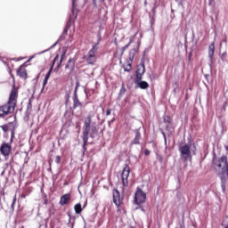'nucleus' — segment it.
<instances>
[{
    "mask_svg": "<svg viewBox=\"0 0 228 228\" xmlns=\"http://www.w3.org/2000/svg\"><path fill=\"white\" fill-rule=\"evenodd\" d=\"M0 152L4 156L5 159H8L10 152H12V141L11 142H3L0 147Z\"/></svg>",
    "mask_w": 228,
    "mask_h": 228,
    "instance_id": "nucleus-8",
    "label": "nucleus"
},
{
    "mask_svg": "<svg viewBox=\"0 0 228 228\" xmlns=\"http://www.w3.org/2000/svg\"><path fill=\"white\" fill-rule=\"evenodd\" d=\"M131 174V168L129 167V165L126 164L122 174H121V179H122V184L125 188H127L129 186V175Z\"/></svg>",
    "mask_w": 228,
    "mask_h": 228,
    "instance_id": "nucleus-6",
    "label": "nucleus"
},
{
    "mask_svg": "<svg viewBox=\"0 0 228 228\" xmlns=\"http://www.w3.org/2000/svg\"><path fill=\"white\" fill-rule=\"evenodd\" d=\"M77 86H78V84H77V87H76V89H77Z\"/></svg>",
    "mask_w": 228,
    "mask_h": 228,
    "instance_id": "nucleus-37",
    "label": "nucleus"
},
{
    "mask_svg": "<svg viewBox=\"0 0 228 228\" xmlns=\"http://www.w3.org/2000/svg\"><path fill=\"white\" fill-rule=\"evenodd\" d=\"M70 199H71L70 193L63 194L61 197L60 205L61 206H67V204H69V202H70Z\"/></svg>",
    "mask_w": 228,
    "mask_h": 228,
    "instance_id": "nucleus-14",
    "label": "nucleus"
},
{
    "mask_svg": "<svg viewBox=\"0 0 228 228\" xmlns=\"http://www.w3.org/2000/svg\"><path fill=\"white\" fill-rule=\"evenodd\" d=\"M140 44H142V41L140 39H137L135 47L132 49L129 53V60L126 66H123L125 72H131V69H133V60H134V56L138 50L140 49Z\"/></svg>",
    "mask_w": 228,
    "mask_h": 228,
    "instance_id": "nucleus-4",
    "label": "nucleus"
},
{
    "mask_svg": "<svg viewBox=\"0 0 228 228\" xmlns=\"http://www.w3.org/2000/svg\"><path fill=\"white\" fill-rule=\"evenodd\" d=\"M164 122H165V124H172V117L165 116L164 117Z\"/></svg>",
    "mask_w": 228,
    "mask_h": 228,
    "instance_id": "nucleus-24",
    "label": "nucleus"
},
{
    "mask_svg": "<svg viewBox=\"0 0 228 228\" xmlns=\"http://www.w3.org/2000/svg\"><path fill=\"white\" fill-rule=\"evenodd\" d=\"M65 56H67V51H63L61 55V60L59 62H57V69H60L61 67V63H63V60H65Z\"/></svg>",
    "mask_w": 228,
    "mask_h": 228,
    "instance_id": "nucleus-21",
    "label": "nucleus"
},
{
    "mask_svg": "<svg viewBox=\"0 0 228 228\" xmlns=\"http://www.w3.org/2000/svg\"><path fill=\"white\" fill-rule=\"evenodd\" d=\"M208 56L210 58V60H213L214 56H215V43H212L209 46H208Z\"/></svg>",
    "mask_w": 228,
    "mask_h": 228,
    "instance_id": "nucleus-17",
    "label": "nucleus"
},
{
    "mask_svg": "<svg viewBox=\"0 0 228 228\" xmlns=\"http://www.w3.org/2000/svg\"><path fill=\"white\" fill-rule=\"evenodd\" d=\"M83 106V104L81 103V102H79V99L77 98V96H75L73 98V110H76V108H81Z\"/></svg>",
    "mask_w": 228,
    "mask_h": 228,
    "instance_id": "nucleus-18",
    "label": "nucleus"
},
{
    "mask_svg": "<svg viewBox=\"0 0 228 228\" xmlns=\"http://www.w3.org/2000/svg\"><path fill=\"white\" fill-rule=\"evenodd\" d=\"M2 131L4 133H8V131H11L12 136H11V142L13 141V136L15 135V126H13V122H9L4 126H0Z\"/></svg>",
    "mask_w": 228,
    "mask_h": 228,
    "instance_id": "nucleus-11",
    "label": "nucleus"
},
{
    "mask_svg": "<svg viewBox=\"0 0 228 228\" xmlns=\"http://www.w3.org/2000/svg\"><path fill=\"white\" fill-rule=\"evenodd\" d=\"M150 154H151V151H149V150H144V155L145 156H150Z\"/></svg>",
    "mask_w": 228,
    "mask_h": 228,
    "instance_id": "nucleus-29",
    "label": "nucleus"
},
{
    "mask_svg": "<svg viewBox=\"0 0 228 228\" xmlns=\"http://www.w3.org/2000/svg\"><path fill=\"white\" fill-rule=\"evenodd\" d=\"M84 208H86V205L84 206Z\"/></svg>",
    "mask_w": 228,
    "mask_h": 228,
    "instance_id": "nucleus-36",
    "label": "nucleus"
},
{
    "mask_svg": "<svg viewBox=\"0 0 228 228\" xmlns=\"http://www.w3.org/2000/svg\"><path fill=\"white\" fill-rule=\"evenodd\" d=\"M74 65V60L69 59L68 64L65 66V69H73Z\"/></svg>",
    "mask_w": 228,
    "mask_h": 228,
    "instance_id": "nucleus-23",
    "label": "nucleus"
},
{
    "mask_svg": "<svg viewBox=\"0 0 228 228\" xmlns=\"http://www.w3.org/2000/svg\"><path fill=\"white\" fill-rule=\"evenodd\" d=\"M18 99L19 89L15 86V85H13L7 103L0 106V117L4 118L8 117V115H12V113L15 111V108H17Z\"/></svg>",
    "mask_w": 228,
    "mask_h": 228,
    "instance_id": "nucleus-1",
    "label": "nucleus"
},
{
    "mask_svg": "<svg viewBox=\"0 0 228 228\" xmlns=\"http://www.w3.org/2000/svg\"><path fill=\"white\" fill-rule=\"evenodd\" d=\"M145 74V65H142L141 67L137 68L136 69V78L135 81L139 82L142 81V77Z\"/></svg>",
    "mask_w": 228,
    "mask_h": 228,
    "instance_id": "nucleus-13",
    "label": "nucleus"
},
{
    "mask_svg": "<svg viewBox=\"0 0 228 228\" xmlns=\"http://www.w3.org/2000/svg\"><path fill=\"white\" fill-rule=\"evenodd\" d=\"M178 151L180 152L181 159L184 163L188 161V159H191V145L185 143V144H180Z\"/></svg>",
    "mask_w": 228,
    "mask_h": 228,
    "instance_id": "nucleus-3",
    "label": "nucleus"
},
{
    "mask_svg": "<svg viewBox=\"0 0 228 228\" xmlns=\"http://www.w3.org/2000/svg\"><path fill=\"white\" fill-rule=\"evenodd\" d=\"M112 197H113V202L118 209L120 208V206H122V202L124 200V199H122V197H120V191H118V190H117V189H114L112 191Z\"/></svg>",
    "mask_w": 228,
    "mask_h": 228,
    "instance_id": "nucleus-10",
    "label": "nucleus"
},
{
    "mask_svg": "<svg viewBox=\"0 0 228 228\" xmlns=\"http://www.w3.org/2000/svg\"><path fill=\"white\" fill-rule=\"evenodd\" d=\"M60 60V54H57L53 61V64L49 69V71L46 73L45 79H49L51 77V73L53 72V69H54V64Z\"/></svg>",
    "mask_w": 228,
    "mask_h": 228,
    "instance_id": "nucleus-15",
    "label": "nucleus"
},
{
    "mask_svg": "<svg viewBox=\"0 0 228 228\" xmlns=\"http://www.w3.org/2000/svg\"><path fill=\"white\" fill-rule=\"evenodd\" d=\"M97 126L92 124V115H88L84 118L82 140L84 142L83 149L86 151V144L88 143V136L95 138L98 133Z\"/></svg>",
    "mask_w": 228,
    "mask_h": 228,
    "instance_id": "nucleus-2",
    "label": "nucleus"
},
{
    "mask_svg": "<svg viewBox=\"0 0 228 228\" xmlns=\"http://www.w3.org/2000/svg\"><path fill=\"white\" fill-rule=\"evenodd\" d=\"M106 115H107V117H110V115H111V110L110 109H108L106 110Z\"/></svg>",
    "mask_w": 228,
    "mask_h": 228,
    "instance_id": "nucleus-30",
    "label": "nucleus"
},
{
    "mask_svg": "<svg viewBox=\"0 0 228 228\" xmlns=\"http://www.w3.org/2000/svg\"><path fill=\"white\" fill-rule=\"evenodd\" d=\"M227 156H222L218 160L214 161V165L218 170H222L224 172L225 170V167H227Z\"/></svg>",
    "mask_w": 228,
    "mask_h": 228,
    "instance_id": "nucleus-9",
    "label": "nucleus"
},
{
    "mask_svg": "<svg viewBox=\"0 0 228 228\" xmlns=\"http://www.w3.org/2000/svg\"><path fill=\"white\" fill-rule=\"evenodd\" d=\"M135 83H137L139 85V87L142 89V90H147V88H149V83H147L146 81H136L135 80Z\"/></svg>",
    "mask_w": 228,
    "mask_h": 228,
    "instance_id": "nucleus-19",
    "label": "nucleus"
},
{
    "mask_svg": "<svg viewBox=\"0 0 228 228\" xmlns=\"http://www.w3.org/2000/svg\"><path fill=\"white\" fill-rule=\"evenodd\" d=\"M17 202V197L13 198L12 203V208H15V203Z\"/></svg>",
    "mask_w": 228,
    "mask_h": 228,
    "instance_id": "nucleus-27",
    "label": "nucleus"
},
{
    "mask_svg": "<svg viewBox=\"0 0 228 228\" xmlns=\"http://www.w3.org/2000/svg\"><path fill=\"white\" fill-rule=\"evenodd\" d=\"M69 33V28H65L63 30V35H67Z\"/></svg>",
    "mask_w": 228,
    "mask_h": 228,
    "instance_id": "nucleus-32",
    "label": "nucleus"
},
{
    "mask_svg": "<svg viewBox=\"0 0 228 228\" xmlns=\"http://www.w3.org/2000/svg\"><path fill=\"white\" fill-rule=\"evenodd\" d=\"M49 81V79L45 78L44 82H43V90L45 88V86L47 85V82Z\"/></svg>",
    "mask_w": 228,
    "mask_h": 228,
    "instance_id": "nucleus-28",
    "label": "nucleus"
},
{
    "mask_svg": "<svg viewBox=\"0 0 228 228\" xmlns=\"http://www.w3.org/2000/svg\"><path fill=\"white\" fill-rule=\"evenodd\" d=\"M131 44H134V37H132L129 43L121 48V54H124V53H126V51L129 49V45H131Z\"/></svg>",
    "mask_w": 228,
    "mask_h": 228,
    "instance_id": "nucleus-20",
    "label": "nucleus"
},
{
    "mask_svg": "<svg viewBox=\"0 0 228 228\" xmlns=\"http://www.w3.org/2000/svg\"><path fill=\"white\" fill-rule=\"evenodd\" d=\"M55 163H57V165H60V163H61V157L60 155L55 157Z\"/></svg>",
    "mask_w": 228,
    "mask_h": 228,
    "instance_id": "nucleus-26",
    "label": "nucleus"
},
{
    "mask_svg": "<svg viewBox=\"0 0 228 228\" xmlns=\"http://www.w3.org/2000/svg\"><path fill=\"white\" fill-rule=\"evenodd\" d=\"M100 3L106 4V0H100ZM94 6L97 7V0H93Z\"/></svg>",
    "mask_w": 228,
    "mask_h": 228,
    "instance_id": "nucleus-25",
    "label": "nucleus"
},
{
    "mask_svg": "<svg viewBox=\"0 0 228 228\" xmlns=\"http://www.w3.org/2000/svg\"><path fill=\"white\" fill-rule=\"evenodd\" d=\"M123 90H126V88L123 86Z\"/></svg>",
    "mask_w": 228,
    "mask_h": 228,
    "instance_id": "nucleus-38",
    "label": "nucleus"
},
{
    "mask_svg": "<svg viewBox=\"0 0 228 228\" xmlns=\"http://www.w3.org/2000/svg\"><path fill=\"white\" fill-rule=\"evenodd\" d=\"M17 76L21 79H28V70L24 68V64H21L16 70Z\"/></svg>",
    "mask_w": 228,
    "mask_h": 228,
    "instance_id": "nucleus-12",
    "label": "nucleus"
},
{
    "mask_svg": "<svg viewBox=\"0 0 228 228\" xmlns=\"http://www.w3.org/2000/svg\"><path fill=\"white\" fill-rule=\"evenodd\" d=\"M142 138V134L140 132L136 131L135 132V137L132 141V145H138L140 144V139Z\"/></svg>",
    "mask_w": 228,
    "mask_h": 228,
    "instance_id": "nucleus-16",
    "label": "nucleus"
},
{
    "mask_svg": "<svg viewBox=\"0 0 228 228\" xmlns=\"http://www.w3.org/2000/svg\"><path fill=\"white\" fill-rule=\"evenodd\" d=\"M74 210L76 215H80V213L83 211V208H81V203H77L74 206Z\"/></svg>",
    "mask_w": 228,
    "mask_h": 228,
    "instance_id": "nucleus-22",
    "label": "nucleus"
},
{
    "mask_svg": "<svg viewBox=\"0 0 228 228\" xmlns=\"http://www.w3.org/2000/svg\"><path fill=\"white\" fill-rule=\"evenodd\" d=\"M147 199V194L142 191V189H137L135 194H134V202L137 204V206H140V204H143Z\"/></svg>",
    "mask_w": 228,
    "mask_h": 228,
    "instance_id": "nucleus-7",
    "label": "nucleus"
},
{
    "mask_svg": "<svg viewBox=\"0 0 228 228\" xmlns=\"http://www.w3.org/2000/svg\"><path fill=\"white\" fill-rule=\"evenodd\" d=\"M225 228H228V226H226Z\"/></svg>",
    "mask_w": 228,
    "mask_h": 228,
    "instance_id": "nucleus-39",
    "label": "nucleus"
},
{
    "mask_svg": "<svg viewBox=\"0 0 228 228\" xmlns=\"http://www.w3.org/2000/svg\"><path fill=\"white\" fill-rule=\"evenodd\" d=\"M31 108H33V105L31 104V100H30L28 104V110H31Z\"/></svg>",
    "mask_w": 228,
    "mask_h": 228,
    "instance_id": "nucleus-31",
    "label": "nucleus"
},
{
    "mask_svg": "<svg viewBox=\"0 0 228 228\" xmlns=\"http://www.w3.org/2000/svg\"><path fill=\"white\" fill-rule=\"evenodd\" d=\"M21 199H26V194H22Z\"/></svg>",
    "mask_w": 228,
    "mask_h": 228,
    "instance_id": "nucleus-34",
    "label": "nucleus"
},
{
    "mask_svg": "<svg viewBox=\"0 0 228 228\" xmlns=\"http://www.w3.org/2000/svg\"><path fill=\"white\" fill-rule=\"evenodd\" d=\"M223 110H224V111H225V110H226V109H225V105H224Z\"/></svg>",
    "mask_w": 228,
    "mask_h": 228,
    "instance_id": "nucleus-35",
    "label": "nucleus"
},
{
    "mask_svg": "<svg viewBox=\"0 0 228 228\" xmlns=\"http://www.w3.org/2000/svg\"><path fill=\"white\" fill-rule=\"evenodd\" d=\"M99 43L94 45L92 46V49L87 53V55L85 57L87 65H95V62L97 61V51Z\"/></svg>",
    "mask_w": 228,
    "mask_h": 228,
    "instance_id": "nucleus-5",
    "label": "nucleus"
},
{
    "mask_svg": "<svg viewBox=\"0 0 228 228\" xmlns=\"http://www.w3.org/2000/svg\"><path fill=\"white\" fill-rule=\"evenodd\" d=\"M76 1H77V0H72L73 8H76V6H77V5H76Z\"/></svg>",
    "mask_w": 228,
    "mask_h": 228,
    "instance_id": "nucleus-33",
    "label": "nucleus"
}]
</instances>
